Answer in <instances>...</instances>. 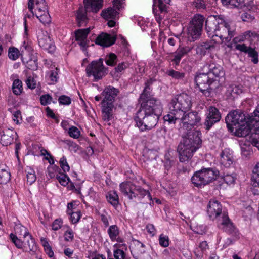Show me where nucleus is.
Masks as SVG:
<instances>
[{
	"instance_id": "nucleus-1",
	"label": "nucleus",
	"mask_w": 259,
	"mask_h": 259,
	"mask_svg": "<svg viewBox=\"0 0 259 259\" xmlns=\"http://www.w3.org/2000/svg\"><path fill=\"white\" fill-rule=\"evenodd\" d=\"M162 112L160 102L152 100L143 103L135 118L137 126L142 132L151 130L157 124Z\"/></svg>"
},
{
	"instance_id": "nucleus-2",
	"label": "nucleus",
	"mask_w": 259,
	"mask_h": 259,
	"mask_svg": "<svg viewBox=\"0 0 259 259\" xmlns=\"http://www.w3.org/2000/svg\"><path fill=\"white\" fill-rule=\"evenodd\" d=\"M205 29L209 36L212 38L218 37L221 42L224 40L229 42L236 33L235 26L220 18L219 16L209 17L205 22Z\"/></svg>"
},
{
	"instance_id": "nucleus-3",
	"label": "nucleus",
	"mask_w": 259,
	"mask_h": 259,
	"mask_svg": "<svg viewBox=\"0 0 259 259\" xmlns=\"http://www.w3.org/2000/svg\"><path fill=\"white\" fill-rule=\"evenodd\" d=\"M192 106L191 97L186 93L177 95L169 104V111L163 117L164 121L169 123H175L178 118H181Z\"/></svg>"
},
{
	"instance_id": "nucleus-4",
	"label": "nucleus",
	"mask_w": 259,
	"mask_h": 259,
	"mask_svg": "<svg viewBox=\"0 0 259 259\" xmlns=\"http://www.w3.org/2000/svg\"><path fill=\"white\" fill-rule=\"evenodd\" d=\"M226 123L229 128L235 130L238 137L247 136V118L245 114L240 111L230 112L225 118Z\"/></svg>"
},
{
	"instance_id": "nucleus-5",
	"label": "nucleus",
	"mask_w": 259,
	"mask_h": 259,
	"mask_svg": "<svg viewBox=\"0 0 259 259\" xmlns=\"http://www.w3.org/2000/svg\"><path fill=\"white\" fill-rule=\"evenodd\" d=\"M222 205L220 203L216 200H211L207 206V214L209 218L214 220L220 219L221 215V222L220 225L222 229L225 232L231 234L234 229L232 223L227 214L225 212L222 213Z\"/></svg>"
},
{
	"instance_id": "nucleus-6",
	"label": "nucleus",
	"mask_w": 259,
	"mask_h": 259,
	"mask_svg": "<svg viewBox=\"0 0 259 259\" xmlns=\"http://www.w3.org/2000/svg\"><path fill=\"white\" fill-rule=\"evenodd\" d=\"M119 187L120 191L130 199L136 198L142 199L147 195L149 200H152V196L149 191L142 188L140 186H136L131 182H126L121 183Z\"/></svg>"
},
{
	"instance_id": "nucleus-7",
	"label": "nucleus",
	"mask_w": 259,
	"mask_h": 259,
	"mask_svg": "<svg viewBox=\"0 0 259 259\" xmlns=\"http://www.w3.org/2000/svg\"><path fill=\"white\" fill-rule=\"evenodd\" d=\"M86 72L88 76H93L96 80L101 79L107 74V69L103 65V59L92 61L87 67Z\"/></svg>"
},
{
	"instance_id": "nucleus-8",
	"label": "nucleus",
	"mask_w": 259,
	"mask_h": 259,
	"mask_svg": "<svg viewBox=\"0 0 259 259\" xmlns=\"http://www.w3.org/2000/svg\"><path fill=\"white\" fill-rule=\"evenodd\" d=\"M32 11V14H35L44 24L51 22V17L45 0H34Z\"/></svg>"
},
{
	"instance_id": "nucleus-9",
	"label": "nucleus",
	"mask_w": 259,
	"mask_h": 259,
	"mask_svg": "<svg viewBox=\"0 0 259 259\" xmlns=\"http://www.w3.org/2000/svg\"><path fill=\"white\" fill-rule=\"evenodd\" d=\"M190 141L187 140H182L180 142L177 148V151L179 155L180 161L181 162L188 161L190 159L194 153L199 148L196 146H190L187 142Z\"/></svg>"
},
{
	"instance_id": "nucleus-10",
	"label": "nucleus",
	"mask_w": 259,
	"mask_h": 259,
	"mask_svg": "<svg viewBox=\"0 0 259 259\" xmlns=\"http://www.w3.org/2000/svg\"><path fill=\"white\" fill-rule=\"evenodd\" d=\"M195 80L200 91L205 96H209L210 85L214 81V79L210 76V73L203 71L196 76Z\"/></svg>"
},
{
	"instance_id": "nucleus-11",
	"label": "nucleus",
	"mask_w": 259,
	"mask_h": 259,
	"mask_svg": "<svg viewBox=\"0 0 259 259\" xmlns=\"http://www.w3.org/2000/svg\"><path fill=\"white\" fill-rule=\"evenodd\" d=\"M203 71L207 72L215 77V80L220 81V79L223 78L225 75V72L223 68L219 65L215 64L212 58H208L202 68Z\"/></svg>"
},
{
	"instance_id": "nucleus-12",
	"label": "nucleus",
	"mask_w": 259,
	"mask_h": 259,
	"mask_svg": "<svg viewBox=\"0 0 259 259\" xmlns=\"http://www.w3.org/2000/svg\"><path fill=\"white\" fill-rule=\"evenodd\" d=\"M221 117V114L218 109L214 107L210 106L204 122L206 129L209 130L214 123L220 121Z\"/></svg>"
},
{
	"instance_id": "nucleus-13",
	"label": "nucleus",
	"mask_w": 259,
	"mask_h": 259,
	"mask_svg": "<svg viewBox=\"0 0 259 259\" xmlns=\"http://www.w3.org/2000/svg\"><path fill=\"white\" fill-rule=\"evenodd\" d=\"M177 120H180L183 124V126L189 125L190 127H193L200 122L201 118L197 112H184V114Z\"/></svg>"
},
{
	"instance_id": "nucleus-14",
	"label": "nucleus",
	"mask_w": 259,
	"mask_h": 259,
	"mask_svg": "<svg viewBox=\"0 0 259 259\" xmlns=\"http://www.w3.org/2000/svg\"><path fill=\"white\" fill-rule=\"evenodd\" d=\"M153 80L152 79L148 80L145 82V86L143 93L141 94L139 101L141 103V106L143 103H146L150 100H154L155 102H160L159 100H156L155 98L152 97L151 89L150 88L151 85L152 84Z\"/></svg>"
},
{
	"instance_id": "nucleus-15",
	"label": "nucleus",
	"mask_w": 259,
	"mask_h": 259,
	"mask_svg": "<svg viewBox=\"0 0 259 259\" xmlns=\"http://www.w3.org/2000/svg\"><path fill=\"white\" fill-rule=\"evenodd\" d=\"M116 39V36H112L106 33H102L97 37L95 42L101 46L108 47L113 45Z\"/></svg>"
},
{
	"instance_id": "nucleus-16",
	"label": "nucleus",
	"mask_w": 259,
	"mask_h": 259,
	"mask_svg": "<svg viewBox=\"0 0 259 259\" xmlns=\"http://www.w3.org/2000/svg\"><path fill=\"white\" fill-rule=\"evenodd\" d=\"M235 49L241 52L248 54L249 57L251 58L252 62L254 64H257L258 62V53L254 48L250 47H247L245 44H237L235 45Z\"/></svg>"
},
{
	"instance_id": "nucleus-17",
	"label": "nucleus",
	"mask_w": 259,
	"mask_h": 259,
	"mask_svg": "<svg viewBox=\"0 0 259 259\" xmlns=\"http://www.w3.org/2000/svg\"><path fill=\"white\" fill-rule=\"evenodd\" d=\"M220 163L225 167L228 168L234 162L233 151L229 149H225L220 154Z\"/></svg>"
},
{
	"instance_id": "nucleus-18",
	"label": "nucleus",
	"mask_w": 259,
	"mask_h": 259,
	"mask_svg": "<svg viewBox=\"0 0 259 259\" xmlns=\"http://www.w3.org/2000/svg\"><path fill=\"white\" fill-rule=\"evenodd\" d=\"M38 44L44 49L49 52H53L55 50V46L47 32L43 33L38 36Z\"/></svg>"
},
{
	"instance_id": "nucleus-19",
	"label": "nucleus",
	"mask_w": 259,
	"mask_h": 259,
	"mask_svg": "<svg viewBox=\"0 0 259 259\" xmlns=\"http://www.w3.org/2000/svg\"><path fill=\"white\" fill-rule=\"evenodd\" d=\"M182 140H187L190 142H187L190 146H196L197 148H199L201 144V140L199 136V133L195 130H191L189 131L187 134L183 137Z\"/></svg>"
},
{
	"instance_id": "nucleus-20",
	"label": "nucleus",
	"mask_w": 259,
	"mask_h": 259,
	"mask_svg": "<svg viewBox=\"0 0 259 259\" xmlns=\"http://www.w3.org/2000/svg\"><path fill=\"white\" fill-rule=\"evenodd\" d=\"M90 28H87L86 29H78L75 32V40L82 48L88 46L87 36L90 32Z\"/></svg>"
},
{
	"instance_id": "nucleus-21",
	"label": "nucleus",
	"mask_w": 259,
	"mask_h": 259,
	"mask_svg": "<svg viewBox=\"0 0 259 259\" xmlns=\"http://www.w3.org/2000/svg\"><path fill=\"white\" fill-rule=\"evenodd\" d=\"M259 39V35L255 32L251 31H247L244 33L234 37L233 39V42L234 44H237L245 40H248L250 42L253 41L254 39L258 40Z\"/></svg>"
},
{
	"instance_id": "nucleus-22",
	"label": "nucleus",
	"mask_w": 259,
	"mask_h": 259,
	"mask_svg": "<svg viewBox=\"0 0 259 259\" xmlns=\"http://www.w3.org/2000/svg\"><path fill=\"white\" fill-rule=\"evenodd\" d=\"M119 93V90L112 86H108L106 87L104 91L103 94L104 98L102 101L103 102L113 103L114 101L115 98Z\"/></svg>"
},
{
	"instance_id": "nucleus-23",
	"label": "nucleus",
	"mask_w": 259,
	"mask_h": 259,
	"mask_svg": "<svg viewBox=\"0 0 259 259\" xmlns=\"http://www.w3.org/2000/svg\"><path fill=\"white\" fill-rule=\"evenodd\" d=\"M88 9H90V10L93 12L91 8H86L85 5L84 4V8L80 7L77 11L76 18L79 27L84 26L87 23L88 18L87 16V11Z\"/></svg>"
},
{
	"instance_id": "nucleus-24",
	"label": "nucleus",
	"mask_w": 259,
	"mask_h": 259,
	"mask_svg": "<svg viewBox=\"0 0 259 259\" xmlns=\"http://www.w3.org/2000/svg\"><path fill=\"white\" fill-rule=\"evenodd\" d=\"M16 133L10 128H5L3 130L1 135V143L3 146H7L10 145L13 141L14 137Z\"/></svg>"
},
{
	"instance_id": "nucleus-25",
	"label": "nucleus",
	"mask_w": 259,
	"mask_h": 259,
	"mask_svg": "<svg viewBox=\"0 0 259 259\" xmlns=\"http://www.w3.org/2000/svg\"><path fill=\"white\" fill-rule=\"evenodd\" d=\"M200 171L207 185L215 180L219 172L210 168H203Z\"/></svg>"
},
{
	"instance_id": "nucleus-26",
	"label": "nucleus",
	"mask_w": 259,
	"mask_h": 259,
	"mask_svg": "<svg viewBox=\"0 0 259 259\" xmlns=\"http://www.w3.org/2000/svg\"><path fill=\"white\" fill-rule=\"evenodd\" d=\"M247 125L248 128L247 136L250 134V139L256 134H259V120L248 119Z\"/></svg>"
},
{
	"instance_id": "nucleus-27",
	"label": "nucleus",
	"mask_w": 259,
	"mask_h": 259,
	"mask_svg": "<svg viewBox=\"0 0 259 259\" xmlns=\"http://www.w3.org/2000/svg\"><path fill=\"white\" fill-rule=\"evenodd\" d=\"M36 249L35 240L30 234L24 238V251L34 252Z\"/></svg>"
},
{
	"instance_id": "nucleus-28",
	"label": "nucleus",
	"mask_w": 259,
	"mask_h": 259,
	"mask_svg": "<svg viewBox=\"0 0 259 259\" xmlns=\"http://www.w3.org/2000/svg\"><path fill=\"white\" fill-rule=\"evenodd\" d=\"M102 113L103 119L104 121H109L112 117V110L113 104L107 102H102Z\"/></svg>"
},
{
	"instance_id": "nucleus-29",
	"label": "nucleus",
	"mask_w": 259,
	"mask_h": 259,
	"mask_svg": "<svg viewBox=\"0 0 259 259\" xmlns=\"http://www.w3.org/2000/svg\"><path fill=\"white\" fill-rule=\"evenodd\" d=\"M110 239L112 241H117L118 242H122L123 240L119 237L120 231L119 228L116 225L110 226L107 230Z\"/></svg>"
},
{
	"instance_id": "nucleus-30",
	"label": "nucleus",
	"mask_w": 259,
	"mask_h": 259,
	"mask_svg": "<svg viewBox=\"0 0 259 259\" xmlns=\"http://www.w3.org/2000/svg\"><path fill=\"white\" fill-rule=\"evenodd\" d=\"M242 93V89L238 85H229L227 88L226 95L229 99H234Z\"/></svg>"
},
{
	"instance_id": "nucleus-31",
	"label": "nucleus",
	"mask_w": 259,
	"mask_h": 259,
	"mask_svg": "<svg viewBox=\"0 0 259 259\" xmlns=\"http://www.w3.org/2000/svg\"><path fill=\"white\" fill-rule=\"evenodd\" d=\"M86 8H91L93 12L97 13L103 7V0H83Z\"/></svg>"
},
{
	"instance_id": "nucleus-32",
	"label": "nucleus",
	"mask_w": 259,
	"mask_h": 259,
	"mask_svg": "<svg viewBox=\"0 0 259 259\" xmlns=\"http://www.w3.org/2000/svg\"><path fill=\"white\" fill-rule=\"evenodd\" d=\"M192 183L196 187H201L207 185L204 178L200 174V170L195 172L191 178Z\"/></svg>"
},
{
	"instance_id": "nucleus-33",
	"label": "nucleus",
	"mask_w": 259,
	"mask_h": 259,
	"mask_svg": "<svg viewBox=\"0 0 259 259\" xmlns=\"http://www.w3.org/2000/svg\"><path fill=\"white\" fill-rule=\"evenodd\" d=\"M205 20L204 17L200 14L194 15L190 22V25L195 26L199 29H202L203 23Z\"/></svg>"
},
{
	"instance_id": "nucleus-34",
	"label": "nucleus",
	"mask_w": 259,
	"mask_h": 259,
	"mask_svg": "<svg viewBox=\"0 0 259 259\" xmlns=\"http://www.w3.org/2000/svg\"><path fill=\"white\" fill-rule=\"evenodd\" d=\"M119 13L113 8H109L102 12L101 15L106 20L115 19Z\"/></svg>"
},
{
	"instance_id": "nucleus-35",
	"label": "nucleus",
	"mask_w": 259,
	"mask_h": 259,
	"mask_svg": "<svg viewBox=\"0 0 259 259\" xmlns=\"http://www.w3.org/2000/svg\"><path fill=\"white\" fill-rule=\"evenodd\" d=\"M170 0H153V10L154 12L158 8L161 12L166 10V5L168 4Z\"/></svg>"
},
{
	"instance_id": "nucleus-36",
	"label": "nucleus",
	"mask_w": 259,
	"mask_h": 259,
	"mask_svg": "<svg viewBox=\"0 0 259 259\" xmlns=\"http://www.w3.org/2000/svg\"><path fill=\"white\" fill-rule=\"evenodd\" d=\"M251 182L253 187L259 188V162L256 163L253 168Z\"/></svg>"
},
{
	"instance_id": "nucleus-37",
	"label": "nucleus",
	"mask_w": 259,
	"mask_h": 259,
	"mask_svg": "<svg viewBox=\"0 0 259 259\" xmlns=\"http://www.w3.org/2000/svg\"><path fill=\"white\" fill-rule=\"evenodd\" d=\"M109 203L114 207H116L119 204L118 195L116 191H110L106 196Z\"/></svg>"
},
{
	"instance_id": "nucleus-38",
	"label": "nucleus",
	"mask_w": 259,
	"mask_h": 259,
	"mask_svg": "<svg viewBox=\"0 0 259 259\" xmlns=\"http://www.w3.org/2000/svg\"><path fill=\"white\" fill-rule=\"evenodd\" d=\"M202 30L200 29H198V28L195 27V26H192L189 25L188 28V34L189 37H191L192 39L194 40L197 39L201 34Z\"/></svg>"
},
{
	"instance_id": "nucleus-39",
	"label": "nucleus",
	"mask_w": 259,
	"mask_h": 259,
	"mask_svg": "<svg viewBox=\"0 0 259 259\" xmlns=\"http://www.w3.org/2000/svg\"><path fill=\"white\" fill-rule=\"evenodd\" d=\"M12 91L13 93L16 95H19L23 91L22 82L17 79H15L13 83Z\"/></svg>"
},
{
	"instance_id": "nucleus-40",
	"label": "nucleus",
	"mask_w": 259,
	"mask_h": 259,
	"mask_svg": "<svg viewBox=\"0 0 259 259\" xmlns=\"http://www.w3.org/2000/svg\"><path fill=\"white\" fill-rule=\"evenodd\" d=\"M22 55L20 51L15 47H10L9 49L8 56L11 60H16Z\"/></svg>"
},
{
	"instance_id": "nucleus-41",
	"label": "nucleus",
	"mask_w": 259,
	"mask_h": 259,
	"mask_svg": "<svg viewBox=\"0 0 259 259\" xmlns=\"http://www.w3.org/2000/svg\"><path fill=\"white\" fill-rule=\"evenodd\" d=\"M27 173V181L29 185L32 184L36 180V176L35 171L30 168H28L26 170Z\"/></svg>"
},
{
	"instance_id": "nucleus-42",
	"label": "nucleus",
	"mask_w": 259,
	"mask_h": 259,
	"mask_svg": "<svg viewBox=\"0 0 259 259\" xmlns=\"http://www.w3.org/2000/svg\"><path fill=\"white\" fill-rule=\"evenodd\" d=\"M10 238L16 247L19 249H23L24 240L23 241H21L20 239L18 238L16 235L13 233L10 235Z\"/></svg>"
},
{
	"instance_id": "nucleus-43",
	"label": "nucleus",
	"mask_w": 259,
	"mask_h": 259,
	"mask_svg": "<svg viewBox=\"0 0 259 259\" xmlns=\"http://www.w3.org/2000/svg\"><path fill=\"white\" fill-rule=\"evenodd\" d=\"M10 180V173L3 169L0 170V184H6Z\"/></svg>"
},
{
	"instance_id": "nucleus-44",
	"label": "nucleus",
	"mask_w": 259,
	"mask_h": 259,
	"mask_svg": "<svg viewBox=\"0 0 259 259\" xmlns=\"http://www.w3.org/2000/svg\"><path fill=\"white\" fill-rule=\"evenodd\" d=\"M68 215H70V220L73 224L77 223L81 217L80 212L79 211H67Z\"/></svg>"
},
{
	"instance_id": "nucleus-45",
	"label": "nucleus",
	"mask_w": 259,
	"mask_h": 259,
	"mask_svg": "<svg viewBox=\"0 0 259 259\" xmlns=\"http://www.w3.org/2000/svg\"><path fill=\"white\" fill-rule=\"evenodd\" d=\"M16 233L22 236L23 238L30 235L27 228L22 225H17L15 228Z\"/></svg>"
},
{
	"instance_id": "nucleus-46",
	"label": "nucleus",
	"mask_w": 259,
	"mask_h": 259,
	"mask_svg": "<svg viewBox=\"0 0 259 259\" xmlns=\"http://www.w3.org/2000/svg\"><path fill=\"white\" fill-rule=\"evenodd\" d=\"M166 73L172 78L177 79H182L184 78L185 74L184 72H181L175 71L173 69L168 70Z\"/></svg>"
},
{
	"instance_id": "nucleus-47",
	"label": "nucleus",
	"mask_w": 259,
	"mask_h": 259,
	"mask_svg": "<svg viewBox=\"0 0 259 259\" xmlns=\"http://www.w3.org/2000/svg\"><path fill=\"white\" fill-rule=\"evenodd\" d=\"M68 134L70 137L74 139H77L80 136V131L77 127L74 126H71L69 128L68 130Z\"/></svg>"
},
{
	"instance_id": "nucleus-48",
	"label": "nucleus",
	"mask_w": 259,
	"mask_h": 259,
	"mask_svg": "<svg viewBox=\"0 0 259 259\" xmlns=\"http://www.w3.org/2000/svg\"><path fill=\"white\" fill-rule=\"evenodd\" d=\"M219 43V41L215 39L214 38H212V40L207 42H203L201 44L203 46L204 48L206 51H210L213 49L215 48V44L217 43Z\"/></svg>"
},
{
	"instance_id": "nucleus-49",
	"label": "nucleus",
	"mask_w": 259,
	"mask_h": 259,
	"mask_svg": "<svg viewBox=\"0 0 259 259\" xmlns=\"http://www.w3.org/2000/svg\"><path fill=\"white\" fill-rule=\"evenodd\" d=\"M105 62L109 66H114L117 62L116 55L113 53H110L106 57Z\"/></svg>"
},
{
	"instance_id": "nucleus-50",
	"label": "nucleus",
	"mask_w": 259,
	"mask_h": 259,
	"mask_svg": "<svg viewBox=\"0 0 259 259\" xmlns=\"http://www.w3.org/2000/svg\"><path fill=\"white\" fill-rule=\"evenodd\" d=\"M48 75L51 84L56 83L59 78L57 69L56 68L55 70H52L49 71L48 73Z\"/></svg>"
},
{
	"instance_id": "nucleus-51",
	"label": "nucleus",
	"mask_w": 259,
	"mask_h": 259,
	"mask_svg": "<svg viewBox=\"0 0 259 259\" xmlns=\"http://www.w3.org/2000/svg\"><path fill=\"white\" fill-rule=\"evenodd\" d=\"M33 50L31 43L28 41L24 40L20 47V51L22 54L24 53L25 51L30 53L33 51Z\"/></svg>"
},
{
	"instance_id": "nucleus-52",
	"label": "nucleus",
	"mask_w": 259,
	"mask_h": 259,
	"mask_svg": "<svg viewBox=\"0 0 259 259\" xmlns=\"http://www.w3.org/2000/svg\"><path fill=\"white\" fill-rule=\"evenodd\" d=\"M192 48L193 47L191 46H185L181 47L180 46L176 52L182 57H183L185 55L190 52Z\"/></svg>"
},
{
	"instance_id": "nucleus-53",
	"label": "nucleus",
	"mask_w": 259,
	"mask_h": 259,
	"mask_svg": "<svg viewBox=\"0 0 259 259\" xmlns=\"http://www.w3.org/2000/svg\"><path fill=\"white\" fill-rule=\"evenodd\" d=\"M60 166L64 172H68L70 170V167L67 161L66 158L63 156L59 160Z\"/></svg>"
},
{
	"instance_id": "nucleus-54",
	"label": "nucleus",
	"mask_w": 259,
	"mask_h": 259,
	"mask_svg": "<svg viewBox=\"0 0 259 259\" xmlns=\"http://www.w3.org/2000/svg\"><path fill=\"white\" fill-rule=\"evenodd\" d=\"M222 179H223L224 181L227 184L230 185L232 184H233L235 181L236 177L235 176L232 174H226L222 176Z\"/></svg>"
},
{
	"instance_id": "nucleus-55",
	"label": "nucleus",
	"mask_w": 259,
	"mask_h": 259,
	"mask_svg": "<svg viewBox=\"0 0 259 259\" xmlns=\"http://www.w3.org/2000/svg\"><path fill=\"white\" fill-rule=\"evenodd\" d=\"M56 177L62 185L65 186L68 184L69 179L66 175L64 174H60V175H57Z\"/></svg>"
},
{
	"instance_id": "nucleus-56",
	"label": "nucleus",
	"mask_w": 259,
	"mask_h": 259,
	"mask_svg": "<svg viewBox=\"0 0 259 259\" xmlns=\"http://www.w3.org/2000/svg\"><path fill=\"white\" fill-rule=\"evenodd\" d=\"M159 244L163 247H166L169 245V239L168 236L163 235V234L160 235L159 238Z\"/></svg>"
},
{
	"instance_id": "nucleus-57",
	"label": "nucleus",
	"mask_w": 259,
	"mask_h": 259,
	"mask_svg": "<svg viewBox=\"0 0 259 259\" xmlns=\"http://www.w3.org/2000/svg\"><path fill=\"white\" fill-rule=\"evenodd\" d=\"M25 82L27 87L31 89H34L36 88V80L31 76H28Z\"/></svg>"
},
{
	"instance_id": "nucleus-58",
	"label": "nucleus",
	"mask_w": 259,
	"mask_h": 259,
	"mask_svg": "<svg viewBox=\"0 0 259 259\" xmlns=\"http://www.w3.org/2000/svg\"><path fill=\"white\" fill-rule=\"evenodd\" d=\"M58 101L60 104L65 105H69L71 102L70 98L65 95H62L60 96Z\"/></svg>"
},
{
	"instance_id": "nucleus-59",
	"label": "nucleus",
	"mask_w": 259,
	"mask_h": 259,
	"mask_svg": "<svg viewBox=\"0 0 259 259\" xmlns=\"http://www.w3.org/2000/svg\"><path fill=\"white\" fill-rule=\"evenodd\" d=\"M114 257L115 259H125V253L122 250L116 249L114 250Z\"/></svg>"
},
{
	"instance_id": "nucleus-60",
	"label": "nucleus",
	"mask_w": 259,
	"mask_h": 259,
	"mask_svg": "<svg viewBox=\"0 0 259 259\" xmlns=\"http://www.w3.org/2000/svg\"><path fill=\"white\" fill-rule=\"evenodd\" d=\"M52 98L48 94L42 95L40 98L41 105H46L51 103Z\"/></svg>"
},
{
	"instance_id": "nucleus-61",
	"label": "nucleus",
	"mask_w": 259,
	"mask_h": 259,
	"mask_svg": "<svg viewBox=\"0 0 259 259\" xmlns=\"http://www.w3.org/2000/svg\"><path fill=\"white\" fill-rule=\"evenodd\" d=\"M241 151L242 155L245 157L250 155L251 153L250 146L247 145L246 144L241 146Z\"/></svg>"
},
{
	"instance_id": "nucleus-62",
	"label": "nucleus",
	"mask_w": 259,
	"mask_h": 259,
	"mask_svg": "<svg viewBox=\"0 0 259 259\" xmlns=\"http://www.w3.org/2000/svg\"><path fill=\"white\" fill-rule=\"evenodd\" d=\"M65 240L67 241H71L73 239V232L71 229L69 228L64 233Z\"/></svg>"
},
{
	"instance_id": "nucleus-63",
	"label": "nucleus",
	"mask_w": 259,
	"mask_h": 259,
	"mask_svg": "<svg viewBox=\"0 0 259 259\" xmlns=\"http://www.w3.org/2000/svg\"><path fill=\"white\" fill-rule=\"evenodd\" d=\"M27 67L31 70H36L37 68V63L36 60L30 59L27 62Z\"/></svg>"
},
{
	"instance_id": "nucleus-64",
	"label": "nucleus",
	"mask_w": 259,
	"mask_h": 259,
	"mask_svg": "<svg viewBox=\"0 0 259 259\" xmlns=\"http://www.w3.org/2000/svg\"><path fill=\"white\" fill-rule=\"evenodd\" d=\"M250 141L253 146L256 147L259 150V134L252 137L250 139Z\"/></svg>"
}]
</instances>
